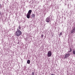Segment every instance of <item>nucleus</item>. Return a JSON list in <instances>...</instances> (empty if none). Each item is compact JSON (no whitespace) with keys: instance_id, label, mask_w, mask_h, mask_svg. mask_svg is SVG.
<instances>
[{"instance_id":"2","label":"nucleus","mask_w":75,"mask_h":75,"mask_svg":"<svg viewBox=\"0 0 75 75\" xmlns=\"http://www.w3.org/2000/svg\"><path fill=\"white\" fill-rule=\"evenodd\" d=\"M51 55H52V52L49 51L47 53V56L48 57H50Z\"/></svg>"},{"instance_id":"3","label":"nucleus","mask_w":75,"mask_h":75,"mask_svg":"<svg viewBox=\"0 0 75 75\" xmlns=\"http://www.w3.org/2000/svg\"><path fill=\"white\" fill-rule=\"evenodd\" d=\"M45 21L47 23H51V18L49 17L47 18Z\"/></svg>"},{"instance_id":"6","label":"nucleus","mask_w":75,"mask_h":75,"mask_svg":"<svg viewBox=\"0 0 75 75\" xmlns=\"http://www.w3.org/2000/svg\"><path fill=\"white\" fill-rule=\"evenodd\" d=\"M30 15H31V14L29 13H27V14L26 17L28 18H30Z\"/></svg>"},{"instance_id":"9","label":"nucleus","mask_w":75,"mask_h":75,"mask_svg":"<svg viewBox=\"0 0 75 75\" xmlns=\"http://www.w3.org/2000/svg\"><path fill=\"white\" fill-rule=\"evenodd\" d=\"M70 50L68 51V52H70L72 51V49L70 48L69 49Z\"/></svg>"},{"instance_id":"4","label":"nucleus","mask_w":75,"mask_h":75,"mask_svg":"<svg viewBox=\"0 0 75 75\" xmlns=\"http://www.w3.org/2000/svg\"><path fill=\"white\" fill-rule=\"evenodd\" d=\"M70 54L69 53H68L65 55L64 56V58L65 59H66V58H67L69 56Z\"/></svg>"},{"instance_id":"12","label":"nucleus","mask_w":75,"mask_h":75,"mask_svg":"<svg viewBox=\"0 0 75 75\" xmlns=\"http://www.w3.org/2000/svg\"><path fill=\"white\" fill-rule=\"evenodd\" d=\"M62 32H60V35H62Z\"/></svg>"},{"instance_id":"1","label":"nucleus","mask_w":75,"mask_h":75,"mask_svg":"<svg viewBox=\"0 0 75 75\" xmlns=\"http://www.w3.org/2000/svg\"><path fill=\"white\" fill-rule=\"evenodd\" d=\"M15 34L16 36H20L21 34V31L20 30L17 29V31L15 33Z\"/></svg>"},{"instance_id":"11","label":"nucleus","mask_w":75,"mask_h":75,"mask_svg":"<svg viewBox=\"0 0 75 75\" xmlns=\"http://www.w3.org/2000/svg\"><path fill=\"white\" fill-rule=\"evenodd\" d=\"M73 54H74V55H75V50H73Z\"/></svg>"},{"instance_id":"7","label":"nucleus","mask_w":75,"mask_h":75,"mask_svg":"<svg viewBox=\"0 0 75 75\" xmlns=\"http://www.w3.org/2000/svg\"><path fill=\"white\" fill-rule=\"evenodd\" d=\"M32 12V11L31 10H30L28 11V14H31V12Z\"/></svg>"},{"instance_id":"10","label":"nucleus","mask_w":75,"mask_h":75,"mask_svg":"<svg viewBox=\"0 0 75 75\" xmlns=\"http://www.w3.org/2000/svg\"><path fill=\"white\" fill-rule=\"evenodd\" d=\"M32 17H34L35 16V15L34 14H33L32 15Z\"/></svg>"},{"instance_id":"13","label":"nucleus","mask_w":75,"mask_h":75,"mask_svg":"<svg viewBox=\"0 0 75 75\" xmlns=\"http://www.w3.org/2000/svg\"><path fill=\"white\" fill-rule=\"evenodd\" d=\"M41 37H42V38L43 37H44V35H42Z\"/></svg>"},{"instance_id":"15","label":"nucleus","mask_w":75,"mask_h":75,"mask_svg":"<svg viewBox=\"0 0 75 75\" xmlns=\"http://www.w3.org/2000/svg\"><path fill=\"white\" fill-rule=\"evenodd\" d=\"M0 7H1V5L0 4Z\"/></svg>"},{"instance_id":"16","label":"nucleus","mask_w":75,"mask_h":75,"mask_svg":"<svg viewBox=\"0 0 75 75\" xmlns=\"http://www.w3.org/2000/svg\"><path fill=\"white\" fill-rule=\"evenodd\" d=\"M19 29H20V27H19Z\"/></svg>"},{"instance_id":"14","label":"nucleus","mask_w":75,"mask_h":75,"mask_svg":"<svg viewBox=\"0 0 75 75\" xmlns=\"http://www.w3.org/2000/svg\"><path fill=\"white\" fill-rule=\"evenodd\" d=\"M32 75H34V72H33L32 73Z\"/></svg>"},{"instance_id":"8","label":"nucleus","mask_w":75,"mask_h":75,"mask_svg":"<svg viewBox=\"0 0 75 75\" xmlns=\"http://www.w3.org/2000/svg\"><path fill=\"white\" fill-rule=\"evenodd\" d=\"M27 64H30V60H28L27 61Z\"/></svg>"},{"instance_id":"5","label":"nucleus","mask_w":75,"mask_h":75,"mask_svg":"<svg viewBox=\"0 0 75 75\" xmlns=\"http://www.w3.org/2000/svg\"><path fill=\"white\" fill-rule=\"evenodd\" d=\"M71 33L72 34V33H75V27H74L71 30Z\"/></svg>"}]
</instances>
